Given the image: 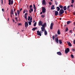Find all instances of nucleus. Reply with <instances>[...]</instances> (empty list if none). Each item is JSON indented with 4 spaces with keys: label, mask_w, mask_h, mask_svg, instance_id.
<instances>
[{
    "label": "nucleus",
    "mask_w": 75,
    "mask_h": 75,
    "mask_svg": "<svg viewBox=\"0 0 75 75\" xmlns=\"http://www.w3.org/2000/svg\"><path fill=\"white\" fill-rule=\"evenodd\" d=\"M64 13V10L62 9H60V10L59 12V16H61V14H63V13Z\"/></svg>",
    "instance_id": "nucleus-1"
},
{
    "label": "nucleus",
    "mask_w": 75,
    "mask_h": 75,
    "mask_svg": "<svg viewBox=\"0 0 75 75\" xmlns=\"http://www.w3.org/2000/svg\"><path fill=\"white\" fill-rule=\"evenodd\" d=\"M52 38L53 40H54V38H55V41L57 43H58V38H55V37H54V36H53L52 37Z\"/></svg>",
    "instance_id": "nucleus-2"
},
{
    "label": "nucleus",
    "mask_w": 75,
    "mask_h": 75,
    "mask_svg": "<svg viewBox=\"0 0 75 75\" xmlns=\"http://www.w3.org/2000/svg\"><path fill=\"white\" fill-rule=\"evenodd\" d=\"M42 10L43 13H45L46 12V9L44 7H42Z\"/></svg>",
    "instance_id": "nucleus-3"
},
{
    "label": "nucleus",
    "mask_w": 75,
    "mask_h": 75,
    "mask_svg": "<svg viewBox=\"0 0 75 75\" xmlns=\"http://www.w3.org/2000/svg\"><path fill=\"white\" fill-rule=\"evenodd\" d=\"M37 34L38 35H40V36H41V34L42 33V32L41 31H39V30H38L37 31Z\"/></svg>",
    "instance_id": "nucleus-4"
},
{
    "label": "nucleus",
    "mask_w": 75,
    "mask_h": 75,
    "mask_svg": "<svg viewBox=\"0 0 75 75\" xmlns=\"http://www.w3.org/2000/svg\"><path fill=\"white\" fill-rule=\"evenodd\" d=\"M13 4V0H8V5Z\"/></svg>",
    "instance_id": "nucleus-5"
},
{
    "label": "nucleus",
    "mask_w": 75,
    "mask_h": 75,
    "mask_svg": "<svg viewBox=\"0 0 75 75\" xmlns=\"http://www.w3.org/2000/svg\"><path fill=\"white\" fill-rule=\"evenodd\" d=\"M32 18H31L30 21H29L28 22L29 25H31V23H32Z\"/></svg>",
    "instance_id": "nucleus-6"
},
{
    "label": "nucleus",
    "mask_w": 75,
    "mask_h": 75,
    "mask_svg": "<svg viewBox=\"0 0 75 75\" xmlns=\"http://www.w3.org/2000/svg\"><path fill=\"white\" fill-rule=\"evenodd\" d=\"M69 51V48H67L65 50V52L66 54H67Z\"/></svg>",
    "instance_id": "nucleus-7"
},
{
    "label": "nucleus",
    "mask_w": 75,
    "mask_h": 75,
    "mask_svg": "<svg viewBox=\"0 0 75 75\" xmlns=\"http://www.w3.org/2000/svg\"><path fill=\"white\" fill-rule=\"evenodd\" d=\"M42 26L43 27H46L47 26V23H44L42 25Z\"/></svg>",
    "instance_id": "nucleus-8"
},
{
    "label": "nucleus",
    "mask_w": 75,
    "mask_h": 75,
    "mask_svg": "<svg viewBox=\"0 0 75 75\" xmlns=\"http://www.w3.org/2000/svg\"><path fill=\"white\" fill-rule=\"evenodd\" d=\"M38 24L40 26V25L42 26V22L40 21L39 22Z\"/></svg>",
    "instance_id": "nucleus-9"
},
{
    "label": "nucleus",
    "mask_w": 75,
    "mask_h": 75,
    "mask_svg": "<svg viewBox=\"0 0 75 75\" xmlns=\"http://www.w3.org/2000/svg\"><path fill=\"white\" fill-rule=\"evenodd\" d=\"M53 25H54V23H52L51 24L50 26V28L51 30H52V29Z\"/></svg>",
    "instance_id": "nucleus-10"
},
{
    "label": "nucleus",
    "mask_w": 75,
    "mask_h": 75,
    "mask_svg": "<svg viewBox=\"0 0 75 75\" xmlns=\"http://www.w3.org/2000/svg\"><path fill=\"white\" fill-rule=\"evenodd\" d=\"M67 42V44H68L69 46V47H71L72 46V44H71V42Z\"/></svg>",
    "instance_id": "nucleus-11"
},
{
    "label": "nucleus",
    "mask_w": 75,
    "mask_h": 75,
    "mask_svg": "<svg viewBox=\"0 0 75 75\" xmlns=\"http://www.w3.org/2000/svg\"><path fill=\"white\" fill-rule=\"evenodd\" d=\"M41 31H44L45 30V28L44 27H42L41 28Z\"/></svg>",
    "instance_id": "nucleus-12"
},
{
    "label": "nucleus",
    "mask_w": 75,
    "mask_h": 75,
    "mask_svg": "<svg viewBox=\"0 0 75 75\" xmlns=\"http://www.w3.org/2000/svg\"><path fill=\"white\" fill-rule=\"evenodd\" d=\"M27 13H25L24 15L25 18L26 20H27Z\"/></svg>",
    "instance_id": "nucleus-13"
},
{
    "label": "nucleus",
    "mask_w": 75,
    "mask_h": 75,
    "mask_svg": "<svg viewBox=\"0 0 75 75\" xmlns=\"http://www.w3.org/2000/svg\"><path fill=\"white\" fill-rule=\"evenodd\" d=\"M28 22H25V27L26 28H27L28 27Z\"/></svg>",
    "instance_id": "nucleus-14"
},
{
    "label": "nucleus",
    "mask_w": 75,
    "mask_h": 75,
    "mask_svg": "<svg viewBox=\"0 0 75 75\" xmlns=\"http://www.w3.org/2000/svg\"><path fill=\"white\" fill-rule=\"evenodd\" d=\"M42 4L43 5H45L46 4V3L45 0H43L42 1Z\"/></svg>",
    "instance_id": "nucleus-15"
},
{
    "label": "nucleus",
    "mask_w": 75,
    "mask_h": 75,
    "mask_svg": "<svg viewBox=\"0 0 75 75\" xmlns=\"http://www.w3.org/2000/svg\"><path fill=\"white\" fill-rule=\"evenodd\" d=\"M58 14V12L57 11H55V16H57Z\"/></svg>",
    "instance_id": "nucleus-16"
},
{
    "label": "nucleus",
    "mask_w": 75,
    "mask_h": 75,
    "mask_svg": "<svg viewBox=\"0 0 75 75\" xmlns=\"http://www.w3.org/2000/svg\"><path fill=\"white\" fill-rule=\"evenodd\" d=\"M57 54L58 55H61V52H57Z\"/></svg>",
    "instance_id": "nucleus-17"
},
{
    "label": "nucleus",
    "mask_w": 75,
    "mask_h": 75,
    "mask_svg": "<svg viewBox=\"0 0 75 75\" xmlns=\"http://www.w3.org/2000/svg\"><path fill=\"white\" fill-rule=\"evenodd\" d=\"M59 42L60 44H61L62 42V40H59Z\"/></svg>",
    "instance_id": "nucleus-18"
},
{
    "label": "nucleus",
    "mask_w": 75,
    "mask_h": 75,
    "mask_svg": "<svg viewBox=\"0 0 75 75\" xmlns=\"http://www.w3.org/2000/svg\"><path fill=\"white\" fill-rule=\"evenodd\" d=\"M57 34H58V35H59L60 34V31L59 30H58L57 31Z\"/></svg>",
    "instance_id": "nucleus-19"
},
{
    "label": "nucleus",
    "mask_w": 75,
    "mask_h": 75,
    "mask_svg": "<svg viewBox=\"0 0 75 75\" xmlns=\"http://www.w3.org/2000/svg\"><path fill=\"white\" fill-rule=\"evenodd\" d=\"M51 9L53 10V9H55V8H54V5H53L51 7Z\"/></svg>",
    "instance_id": "nucleus-20"
},
{
    "label": "nucleus",
    "mask_w": 75,
    "mask_h": 75,
    "mask_svg": "<svg viewBox=\"0 0 75 75\" xmlns=\"http://www.w3.org/2000/svg\"><path fill=\"white\" fill-rule=\"evenodd\" d=\"M33 8H34V11H35V9H36V7H35V5L34 4H33Z\"/></svg>",
    "instance_id": "nucleus-21"
},
{
    "label": "nucleus",
    "mask_w": 75,
    "mask_h": 75,
    "mask_svg": "<svg viewBox=\"0 0 75 75\" xmlns=\"http://www.w3.org/2000/svg\"><path fill=\"white\" fill-rule=\"evenodd\" d=\"M57 11H59V10H60V8L59 7H57Z\"/></svg>",
    "instance_id": "nucleus-22"
},
{
    "label": "nucleus",
    "mask_w": 75,
    "mask_h": 75,
    "mask_svg": "<svg viewBox=\"0 0 75 75\" xmlns=\"http://www.w3.org/2000/svg\"><path fill=\"white\" fill-rule=\"evenodd\" d=\"M11 14H12V15L14 14L13 13V9H11Z\"/></svg>",
    "instance_id": "nucleus-23"
},
{
    "label": "nucleus",
    "mask_w": 75,
    "mask_h": 75,
    "mask_svg": "<svg viewBox=\"0 0 75 75\" xmlns=\"http://www.w3.org/2000/svg\"><path fill=\"white\" fill-rule=\"evenodd\" d=\"M63 10H64L65 11L67 10V7L65 6L63 7Z\"/></svg>",
    "instance_id": "nucleus-24"
},
{
    "label": "nucleus",
    "mask_w": 75,
    "mask_h": 75,
    "mask_svg": "<svg viewBox=\"0 0 75 75\" xmlns=\"http://www.w3.org/2000/svg\"><path fill=\"white\" fill-rule=\"evenodd\" d=\"M45 35H47V32L46 30L45 31Z\"/></svg>",
    "instance_id": "nucleus-25"
},
{
    "label": "nucleus",
    "mask_w": 75,
    "mask_h": 75,
    "mask_svg": "<svg viewBox=\"0 0 75 75\" xmlns=\"http://www.w3.org/2000/svg\"><path fill=\"white\" fill-rule=\"evenodd\" d=\"M71 23V21H67V24H70Z\"/></svg>",
    "instance_id": "nucleus-26"
},
{
    "label": "nucleus",
    "mask_w": 75,
    "mask_h": 75,
    "mask_svg": "<svg viewBox=\"0 0 75 75\" xmlns=\"http://www.w3.org/2000/svg\"><path fill=\"white\" fill-rule=\"evenodd\" d=\"M36 29H37V28L36 27L33 28L32 29V30L34 31V30H36Z\"/></svg>",
    "instance_id": "nucleus-27"
},
{
    "label": "nucleus",
    "mask_w": 75,
    "mask_h": 75,
    "mask_svg": "<svg viewBox=\"0 0 75 75\" xmlns=\"http://www.w3.org/2000/svg\"><path fill=\"white\" fill-rule=\"evenodd\" d=\"M36 24H37V22H35L33 25L34 26V27H35L36 25Z\"/></svg>",
    "instance_id": "nucleus-28"
},
{
    "label": "nucleus",
    "mask_w": 75,
    "mask_h": 75,
    "mask_svg": "<svg viewBox=\"0 0 75 75\" xmlns=\"http://www.w3.org/2000/svg\"><path fill=\"white\" fill-rule=\"evenodd\" d=\"M59 7L61 8H63V6L62 5L59 6Z\"/></svg>",
    "instance_id": "nucleus-29"
},
{
    "label": "nucleus",
    "mask_w": 75,
    "mask_h": 75,
    "mask_svg": "<svg viewBox=\"0 0 75 75\" xmlns=\"http://www.w3.org/2000/svg\"><path fill=\"white\" fill-rule=\"evenodd\" d=\"M17 13L18 14V15H19V14H20V11L19 10L17 11Z\"/></svg>",
    "instance_id": "nucleus-30"
},
{
    "label": "nucleus",
    "mask_w": 75,
    "mask_h": 75,
    "mask_svg": "<svg viewBox=\"0 0 75 75\" xmlns=\"http://www.w3.org/2000/svg\"><path fill=\"white\" fill-rule=\"evenodd\" d=\"M30 18H30V16H28V20L29 21H30Z\"/></svg>",
    "instance_id": "nucleus-31"
},
{
    "label": "nucleus",
    "mask_w": 75,
    "mask_h": 75,
    "mask_svg": "<svg viewBox=\"0 0 75 75\" xmlns=\"http://www.w3.org/2000/svg\"><path fill=\"white\" fill-rule=\"evenodd\" d=\"M55 4L56 5H57L58 4V2L56 1H55Z\"/></svg>",
    "instance_id": "nucleus-32"
},
{
    "label": "nucleus",
    "mask_w": 75,
    "mask_h": 75,
    "mask_svg": "<svg viewBox=\"0 0 75 75\" xmlns=\"http://www.w3.org/2000/svg\"><path fill=\"white\" fill-rule=\"evenodd\" d=\"M74 0H71V3H74Z\"/></svg>",
    "instance_id": "nucleus-33"
},
{
    "label": "nucleus",
    "mask_w": 75,
    "mask_h": 75,
    "mask_svg": "<svg viewBox=\"0 0 75 75\" xmlns=\"http://www.w3.org/2000/svg\"><path fill=\"white\" fill-rule=\"evenodd\" d=\"M41 17H42L43 18H44L45 17L44 15H42L41 16Z\"/></svg>",
    "instance_id": "nucleus-34"
},
{
    "label": "nucleus",
    "mask_w": 75,
    "mask_h": 75,
    "mask_svg": "<svg viewBox=\"0 0 75 75\" xmlns=\"http://www.w3.org/2000/svg\"><path fill=\"white\" fill-rule=\"evenodd\" d=\"M71 57L72 58H74V55H73V54H71Z\"/></svg>",
    "instance_id": "nucleus-35"
},
{
    "label": "nucleus",
    "mask_w": 75,
    "mask_h": 75,
    "mask_svg": "<svg viewBox=\"0 0 75 75\" xmlns=\"http://www.w3.org/2000/svg\"><path fill=\"white\" fill-rule=\"evenodd\" d=\"M30 11H33V9L31 8H30Z\"/></svg>",
    "instance_id": "nucleus-36"
},
{
    "label": "nucleus",
    "mask_w": 75,
    "mask_h": 75,
    "mask_svg": "<svg viewBox=\"0 0 75 75\" xmlns=\"http://www.w3.org/2000/svg\"><path fill=\"white\" fill-rule=\"evenodd\" d=\"M68 28H67L66 29V30H65L66 31H68Z\"/></svg>",
    "instance_id": "nucleus-37"
},
{
    "label": "nucleus",
    "mask_w": 75,
    "mask_h": 75,
    "mask_svg": "<svg viewBox=\"0 0 75 75\" xmlns=\"http://www.w3.org/2000/svg\"><path fill=\"white\" fill-rule=\"evenodd\" d=\"M49 4L50 5H51V4H52V3H51V2H49Z\"/></svg>",
    "instance_id": "nucleus-38"
},
{
    "label": "nucleus",
    "mask_w": 75,
    "mask_h": 75,
    "mask_svg": "<svg viewBox=\"0 0 75 75\" xmlns=\"http://www.w3.org/2000/svg\"><path fill=\"white\" fill-rule=\"evenodd\" d=\"M72 51L74 52V51H75V49H72Z\"/></svg>",
    "instance_id": "nucleus-39"
},
{
    "label": "nucleus",
    "mask_w": 75,
    "mask_h": 75,
    "mask_svg": "<svg viewBox=\"0 0 75 75\" xmlns=\"http://www.w3.org/2000/svg\"><path fill=\"white\" fill-rule=\"evenodd\" d=\"M2 11H3V12H4V10L3 8H2Z\"/></svg>",
    "instance_id": "nucleus-40"
},
{
    "label": "nucleus",
    "mask_w": 75,
    "mask_h": 75,
    "mask_svg": "<svg viewBox=\"0 0 75 75\" xmlns=\"http://www.w3.org/2000/svg\"><path fill=\"white\" fill-rule=\"evenodd\" d=\"M70 7V6H68L67 7V9H68Z\"/></svg>",
    "instance_id": "nucleus-41"
},
{
    "label": "nucleus",
    "mask_w": 75,
    "mask_h": 75,
    "mask_svg": "<svg viewBox=\"0 0 75 75\" xmlns=\"http://www.w3.org/2000/svg\"><path fill=\"white\" fill-rule=\"evenodd\" d=\"M15 20H16V21H17V17L15 18Z\"/></svg>",
    "instance_id": "nucleus-42"
},
{
    "label": "nucleus",
    "mask_w": 75,
    "mask_h": 75,
    "mask_svg": "<svg viewBox=\"0 0 75 75\" xmlns=\"http://www.w3.org/2000/svg\"><path fill=\"white\" fill-rule=\"evenodd\" d=\"M23 13H25V10H23Z\"/></svg>",
    "instance_id": "nucleus-43"
},
{
    "label": "nucleus",
    "mask_w": 75,
    "mask_h": 75,
    "mask_svg": "<svg viewBox=\"0 0 75 75\" xmlns=\"http://www.w3.org/2000/svg\"><path fill=\"white\" fill-rule=\"evenodd\" d=\"M73 42H74V44H75V40H74V41H73Z\"/></svg>",
    "instance_id": "nucleus-44"
},
{
    "label": "nucleus",
    "mask_w": 75,
    "mask_h": 75,
    "mask_svg": "<svg viewBox=\"0 0 75 75\" xmlns=\"http://www.w3.org/2000/svg\"><path fill=\"white\" fill-rule=\"evenodd\" d=\"M73 4H72V5H70V6H71V7H73Z\"/></svg>",
    "instance_id": "nucleus-45"
},
{
    "label": "nucleus",
    "mask_w": 75,
    "mask_h": 75,
    "mask_svg": "<svg viewBox=\"0 0 75 75\" xmlns=\"http://www.w3.org/2000/svg\"><path fill=\"white\" fill-rule=\"evenodd\" d=\"M70 33H72V30H70Z\"/></svg>",
    "instance_id": "nucleus-46"
},
{
    "label": "nucleus",
    "mask_w": 75,
    "mask_h": 75,
    "mask_svg": "<svg viewBox=\"0 0 75 75\" xmlns=\"http://www.w3.org/2000/svg\"><path fill=\"white\" fill-rule=\"evenodd\" d=\"M21 25V23H18V25Z\"/></svg>",
    "instance_id": "nucleus-47"
},
{
    "label": "nucleus",
    "mask_w": 75,
    "mask_h": 75,
    "mask_svg": "<svg viewBox=\"0 0 75 75\" xmlns=\"http://www.w3.org/2000/svg\"><path fill=\"white\" fill-rule=\"evenodd\" d=\"M30 8H31V7H32V5H30Z\"/></svg>",
    "instance_id": "nucleus-48"
},
{
    "label": "nucleus",
    "mask_w": 75,
    "mask_h": 75,
    "mask_svg": "<svg viewBox=\"0 0 75 75\" xmlns=\"http://www.w3.org/2000/svg\"><path fill=\"white\" fill-rule=\"evenodd\" d=\"M15 15L16 16H17V13L16 12L15 13Z\"/></svg>",
    "instance_id": "nucleus-49"
},
{
    "label": "nucleus",
    "mask_w": 75,
    "mask_h": 75,
    "mask_svg": "<svg viewBox=\"0 0 75 75\" xmlns=\"http://www.w3.org/2000/svg\"><path fill=\"white\" fill-rule=\"evenodd\" d=\"M33 23H35V20H33Z\"/></svg>",
    "instance_id": "nucleus-50"
},
{
    "label": "nucleus",
    "mask_w": 75,
    "mask_h": 75,
    "mask_svg": "<svg viewBox=\"0 0 75 75\" xmlns=\"http://www.w3.org/2000/svg\"><path fill=\"white\" fill-rule=\"evenodd\" d=\"M42 14V12H40V14Z\"/></svg>",
    "instance_id": "nucleus-51"
},
{
    "label": "nucleus",
    "mask_w": 75,
    "mask_h": 75,
    "mask_svg": "<svg viewBox=\"0 0 75 75\" xmlns=\"http://www.w3.org/2000/svg\"><path fill=\"white\" fill-rule=\"evenodd\" d=\"M21 10H22V8H21L20 9V11H21Z\"/></svg>",
    "instance_id": "nucleus-52"
},
{
    "label": "nucleus",
    "mask_w": 75,
    "mask_h": 75,
    "mask_svg": "<svg viewBox=\"0 0 75 75\" xmlns=\"http://www.w3.org/2000/svg\"><path fill=\"white\" fill-rule=\"evenodd\" d=\"M29 12L30 13H31V11L30 10H29Z\"/></svg>",
    "instance_id": "nucleus-53"
},
{
    "label": "nucleus",
    "mask_w": 75,
    "mask_h": 75,
    "mask_svg": "<svg viewBox=\"0 0 75 75\" xmlns=\"http://www.w3.org/2000/svg\"><path fill=\"white\" fill-rule=\"evenodd\" d=\"M13 21L14 22V23L15 21H14V20H13Z\"/></svg>",
    "instance_id": "nucleus-54"
},
{
    "label": "nucleus",
    "mask_w": 75,
    "mask_h": 75,
    "mask_svg": "<svg viewBox=\"0 0 75 75\" xmlns=\"http://www.w3.org/2000/svg\"><path fill=\"white\" fill-rule=\"evenodd\" d=\"M16 11V9H14V11Z\"/></svg>",
    "instance_id": "nucleus-55"
},
{
    "label": "nucleus",
    "mask_w": 75,
    "mask_h": 75,
    "mask_svg": "<svg viewBox=\"0 0 75 75\" xmlns=\"http://www.w3.org/2000/svg\"><path fill=\"white\" fill-rule=\"evenodd\" d=\"M1 3H2L3 2V0H1Z\"/></svg>",
    "instance_id": "nucleus-56"
},
{
    "label": "nucleus",
    "mask_w": 75,
    "mask_h": 75,
    "mask_svg": "<svg viewBox=\"0 0 75 75\" xmlns=\"http://www.w3.org/2000/svg\"><path fill=\"white\" fill-rule=\"evenodd\" d=\"M61 20V18H60V20Z\"/></svg>",
    "instance_id": "nucleus-57"
},
{
    "label": "nucleus",
    "mask_w": 75,
    "mask_h": 75,
    "mask_svg": "<svg viewBox=\"0 0 75 75\" xmlns=\"http://www.w3.org/2000/svg\"><path fill=\"white\" fill-rule=\"evenodd\" d=\"M51 1H52V0H50Z\"/></svg>",
    "instance_id": "nucleus-58"
},
{
    "label": "nucleus",
    "mask_w": 75,
    "mask_h": 75,
    "mask_svg": "<svg viewBox=\"0 0 75 75\" xmlns=\"http://www.w3.org/2000/svg\"><path fill=\"white\" fill-rule=\"evenodd\" d=\"M66 12H67V11H65V13H66Z\"/></svg>",
    "instance_id": "nucleus-59"
},
{
    "label": "nucleus",
    "mask_w": 75,
    "mask_h": 75,
    "mask_svg": "<svg viewBox=\"0 0 75 75\" xmlns=\"http://www.w3.org/2000/svg\"><path fill=\"white\" fill-rule=\"evenodd\" d=\"M15 23H17V22H15Z\"/></svg>",
    "instance_id": "nucleus-60"
},
{
    "label": "nucleus",
    "mask_w": 75,
    "mask_h": 75,
    "mask_svg": "<svg viewBox=\"0 0 75 75\" xmlns=\"http://www.w3.org/2000/svg\"><path fill=\"white\" fill-rule=\"evenodd\" d=\"M11 17H12V16H11Z\"/></svg>",
    "instance_id": "nucleus-61"
},
{
    "label": "nucleus",
    "mask_w": 75,
    "mask_h": 75,
    "mask_svg": "<svg viewBox=\"0 0 75 75\" xmlns=\"http://www.w3.org/2000/svg\"><path fill=\"white\" fill-rule=\"evenodd\" d=\"M2 3V4H3V2H1Z\"/></svg>",
    "instance_id": "nucleus-62"
},
{
    "label": "nucleus",
    "mask_w": 75,
    "mask_h": 75,
    "mask_svg": "<svg viewBox=\"0 0 75 75\" xmlns=\"http://www.w3.org/2000/svg\"><path fill=\"white\" fill-rule=\"evenodd\" d=\"M74 29H75V28H74Z\"/></svg>",
    "instance_id": "nucleus-63"
},
{
    "label": "nucleus",
    "mask_w": 75,
    "mask_h": 75,
    "mask_svg": "<svg viewBox=\"0 0 75 75\" xmlns=\"http://www.w3.org/2000/svg\"><path fill=\"white\" fill-rule=\"evenodd\" d=\"M8 9H7V10H8Z\"/></svg>",
    "instance_id": "nucleus-64"
}]
</instances>
